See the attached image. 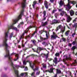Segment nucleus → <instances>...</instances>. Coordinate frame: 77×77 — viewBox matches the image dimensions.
<instances>
[{
	"instance_id": "f257e3e1",
	"label": "nucleus",
	"mask_w": 77,
	"mask_h": 77,
	"mask_svg": "<svg viewBox=\"0 0 77 77\" xmlns=\"http://www.w3.org/2000/svg\"><path fill=\"white\" fill-rule=\"evenodd\" d=\"M8 32H5V36L4 37V39L3 41V45L4 46H5V50L6 51V55L5 56V57H8V59L9 60H10L11 63V65L12 66L13 68V69L14 70L15 74H16L17 76H19L18 75V70H15L16 68H20V67L21 68H24V66H20L19 65H14L13 62H12V57H11V55H9V51L8 50V48L9 47V46H8V45L6 43V42L8 40L7 38H8Z\"/></svg>"
},
{
	"instance_id": "f03ea898",
	"label": "nucleus",
	"mask_w": 77,
	"mask_h": 77,
	"mask_svg": "<svg viewBox=\"0 0 77 77\" xmlns=\"http://www.w3.org/2000/svg\"><path fill=\"white\" fill-rule=\"evenodd\" d=\"M23 12H24V10L23 9L21 11L20 14L18 16V17H17V18L13 20V21L14 22V23H13L12 25H11L10 26H8V29H14V30H15L17 31V28L16 27H14L13 25H14V24H16V23H17V22L18 21L19 19H21V15H22L23 14Z\"/></svg>"
},
{
	"instance_id": "7ed1b4c3",
	"label": "nucleus",
	"mask_w": 77,
	"mask_h": 77,
	"mask_svg": "<svg viewBox=\"0 0 77 77\" xmlns=\"http://www.w3.org/2000/svg\"><path fill=\"white\" fill-rule=\"evenodd\" d=\"M68 4L67 5H65L64 6V7L66 8V9L67 11H69L70 9H71V5H69V3H71V4H73L74 5L76 4V2L74 1H70L69 0H68Z\"/></svg>"
},
{
	"instance_id": "20e7f679",
	"label": "nucleus",
	"mask_w": 77,
	"mask_h": 77,
	"mask_svg": "<svg viewBox=\"0 0 77 77\" xmlns=\"http://www.w3.org/2000/svg\"><path fill=\"white\" fill-rule=\"evenodd\" d=\"M27 62H29L30 66H31V67L32 68V69H33L34 71V72H32L31 74L32 76V75H34L35 74V72L36 71H37L38 69V68H36L34 69V67H36V66H35V63H33V65H32L31 62H30L29 60L27 61Z\"/></svg>"
},
{
	"instance_id": "39448f33",
	"label": "nucleus",
	"mask_w": 77,
	"mask_h": 77,
	"mask_svg": "<svg viewBox=\"0 0 77 77\" xmlns=\"http://www.w3.org/2000/svg\"><path fill=\"white\" fill-rule=\"evenodd\" d=\"M48 65H49V67H50L51 68L50 69L48 70H46L45 71H43V72H53V70L55 69V68H53V66L52 65H50L49 63H48Z\"/></svg>"
},
{
	"instance_id": "423d86ee",
	"label": "nucleus",
	"mask_w": 77,
	"mask_h": 77,
	"mask_svg": "<svg viewBox=\"0 0 77 77\" xmlns=\"http://www.w3.org/2000/svg\"><path fill=\"white\" fill-rule=\"evenodd\" d=\"M59 29H62L61 30L60 32L62 33H63V32H65V27H63L61 25H60L57 27L56 31H57L58 30H59Z\"/></svg>"
},
{
	"instance_id": "0eeeda50",
	"label": "nucleus",
	"mask_w": 77,
	"mask_h": 77,
	"mask_svg": "<svg viewBox=\"0 0 77 77\" xmlns=\"http://www.w3.org/2000/svg\"><path fill=\"white\" fill-rule=\"evenodd\" d=\"M46 38H43L42 37H40V39L42 40V41H43V40H46V39H48L49 38V36L50 35H49V32L47 31H46Z\"/></svg>"
},
{
	"instance_id": "6e6552de",
	"label": "nucleus",
	"mask_w": 77,
	"mask_h": 77,
	"mask_svg": "<svg viewBox=\"0 0 77 77\" xmlns=\"http://www.w3.org/2000/svg\"><path fill=\"white\" fill-rule=\"evenodd\" d=\"M32 26H30L26 30L24 31L22 35H21L20 37V39H21L22 38H23V36L24 35V34L27 33V32H28V31H29V29L30 28H32Z\"/></svg>"
},
{
	"instance_id": "1a4fd4ad",
	"label": "nucleus",
	"mask_w": 77,
	"mask_h": 77,
	"mask_svg": "<svg viewBox=\"0 0 77 77\" xmlns=\"http://www.w3.org/2000/svg\"><path fill=\"white\" fill-rule=\"evenodd\" d=\"M26 0H23V2L22 3V6L23 8H24L26 7Z\"/></svg>"
},
{
	"instance_id": "9d476101",
	"label": "nucleus",
	"mask_w": 77,
	"mask_h": 77,
	"mask_svg": "<svg viewBox=\"0 0 77 77\" xmlns=\"http://www.w3.org/2000/svg\"><path fill=\"white\" fill-rule=\"evenodd\" d=\"M60 21L59 20H53L52 23H51V24H56V23H60Z\"/></svg>"
},
{
	"instance_id": "9b49d317",
	"label": "nucleus",
	"mask_w": 77,
	"mask_h": 77,
	"mask_svg": "<svg viewBox=\"0 0 77 77\" xmlns=\"http://www.w3.org/2000/svg\"><path fill=\"white\" fill-rule=\"evenodd\" d=\"M43 50V48L41 47H38L37 48L36 51L34 50V51L35 52H36L37 53H39L40 51Z\"/></svg>"
},
{
	"instance_id": "f8f14e48",
	"label": "nucleus",
	"mask_w": 77,
	"mask_h": 77,
	"mask_svg": "<svg viewBox=\"0 0 77 77\" xmlns=\"http://www.w3.org/2000/svg\"><path fill=\"white\" fill-rule=\"evenodd\" d=\"M13 55H15V56H16V57H17V58L14 60V61H16V60H17L18 59L19 55L18 54H17L15 53H12L11 54V56H13Z\"/></svg>"
},
{
	"instance_id": "ddd939ff",
	"label": "nucleus",
	"mask_w": 77,
	"mask_h": 77,
	"mask_svg": "<svg viewBox=\"0 0 77 77\" xmlns=\"http://www.w3.org/2000/svg\"><path fill=\"white\" fill-rule=\"evenodd\" d=\"M57 37V35L56 34V33L54 32H53V35H51V38L53 39H56Z\"/></svg>"
},
{
	"instance_id": "4468645a",
	"label": "nucleus",
	"mask_w": 77,
	"mask_h": 77,
	"mask_svg": "<svg viewBox=\"0 0 77 77\" xmlns=\"http://www.w3.org/2000/svg\"><path fill=\"white\" fill-rule=\"evenodd\" d=\"M71 20H72V18L70 16H68L66 20L67 22V23H69Z\"/></svg>"
},
{
	"instance_id": "2eb2a0df",
	"label": "nucleus",
	"mask_w": 77,
	"mask_h": 77,
	"mask_svg": "<svg viewBox=\"0 0 77 77\" xmlns=\"http://www.w3.org/2000/svg\"><path fill=\"white\" fill-rule=\"evenodd\" d=\"M44 5L45 7L47 9H48V2L46 1H45L44 2Z\"/></svg>"
},
{
	"instance_id": "dca6fc26",
	"label": "nucleus",
	"mask_w": 77,
	"mask_h": 77,
	"mask_svg": "<svg viewBox=\"0 0 77 77\" xmlns=\"http://www.w3.org/2000/svg\"><path fill=\"white\" fill-rule=\"evenodd\" d=\"M47 25H48V22L47 21L45 22L44 23H42V26L44 27L45 26H47Z\"/></svg>"
},
{
	"instance_id": "f3484780",
	"label": "nucleus",
	"mask_w": 77,
	"mask_h": 77,
	"mask_svg": "<svg viewBox=\"0 0 77 77\" xmlns=\"http://www.w3.org/2000/svg\"><path fill=\"white\" fill-rule=\"evenodd\" d=\"M64 14L66 15V12L64 11H62L60 13V15L62 17V16H63V15H64Z\"/></svg>"
},
{
	"instance_id": "a211bd4d",
	"label": "nucleus",
	"mask_w": 77,
	"mask_h": 77,
	"mask_svg": "<svg viewBox=\"0 0 77 77\" xmlns=\"http://www.w3.org/2000/svg\"><path fill=\"white\" fill-rule=\"evenodd\" d=\"M43 14H44L43 17H44L43 20H46V17H45V16H46V12L45 11H44Z\"/></svg>"
},
{
	"instance_id": "6ab92c4d",
	"label": "nucleus",
	"mask_w": 77,
	"mask_h": 77,
	"mask_svg": "<svg viewBox=\"0 0 77 77\" xmlns=\"http://www.w3.org/2000/svg\"><path fill=\"white\" fill-rule=\"evenodd\" d=\"M70 14L71 16H73L74 14V11L72 10H70Z\"/></svg>"
},
{
	"instance_id": "aec40b11",
	"label": "nucleus",
	"mask_w": 77,
	"mask_h": 77,
	"mask_svg": "<svg viewBox=\"0 0 77 77\" xmlns=\"http://www.w3.org/2000/svg\"><path fill=\"white\" fill-rule=\"evenodd\" d=\"M54 62L56 64H57V58L55 57L54 58V60H53Z\"/></svg>"
},
{
	"instance_id": "412c9836",
	"label": "nucleus",
	"mask_w": 77,
	"mask_h": 77,
	"mask_svg": "<svg viewBox=\"0 0 77 77\" xmlns=\"http://www.w3.org/2000/svg\"><path fill=\"white\" fill-rule=\"evenodd\" d=\"M73 27H74L75 28V30H76L77 29V23H74L73 26Z\"/></svg>"
},
{
	"instance_id": "4be33fe9",
	"label": "nucleus",
	"mask_w": 77,
	"mask_h": 77,
	"mask_svg": "<svg viewBox=\"0 0 77 77\" xmlns=\"http://www.w3.org/2000/svg\"><path fill=\"white\" fill-rule=\"evenodd\" d=\"M33 3V4L32 5V6L33 8H35V5L36 4V3H37V1H34Z\"/></svg>"
},
{
	"instance_id": "5701e85b",
	"label": "nucleus",
	"mask_w": 77,
	"mask_h": 77,
	"mask_svg": "<svg viewBox=\"0 0 77 77\" xmlns=\"http://www.w3.org/2000/svg\"><path fill=\"white\" fill-rule=\"evenodd\" d=\"M44 56H45L46 59V60H47V59H48V54H47L46 55L44 54Z\"/></svg>"
},
{
	"instance_id": "b1692460",
	"label": "nucleus",
	"mask_w": 77,
	"mask_h": 77,
	"mask_svg": "<svg viewBox=\"0 0 77 77\" xmlns=\"http://www.w3.org/2000/svg\"><path fill=\"white\" fill-rule=\"evenodd\" d=\"M57 74H60V73H61V71H60V69H57Z\"/></svg>"
},
{
	"instance_id": "393cba45",
	"label": "nucleus",
	"mask_w": 77,
	"mask_h": 77,
	"mask_svg": "<svg viewBox=\"0 0 77 77\" xmlns=\"http://www.w3.org/2000/svg\"><path fill=\"white\" fill-rule=\"evenodd\" d=\"M42 65H43V68H46L47 66L46 64L43 63L42 64Z\"/></svg>"
},
{
	"instance_id": "a878e982",
	"label": "nucleus",
	"mask_w": 77,
	"mask_h": 77,
	"mask_svg": "<svg viewBox=\"0 0 77 77\" xmlns=\"http://www.w3.org/2000/svg\"><path fill=\"white\" fill-rule=\"evenodd\" d=\"M70 31L69 30L66 32L65 33V35L66 36H68V35H69V32Z\"/></svg>"
},
{
	"instance_id": "bb28decb",
	"label": "nucleus",
	"mask_w": 77,
	"mask_h": 77,
	"mask_svg": "<svg viewBox=\"0 0 77 77\" xmlns=\"http://www.w3.org/2000/svg\"><path fill=\"white\" fill-rule=\"evenodd\" d=\"M59 5L61 6H62L63 5V2H62V0L60 1Z\"/></svg>"
},
{
	"instance_id": "cd10ccee",
	"label": "nucleus",
	"mask_w": 77,
	"mask_h": 77,
	"mask_svg": "<svg viewBox=\"0 0 77 77\" xmlns=\"http://www.w3.org/2000/svg\"><path fill=\"white\" fill-rule=\"evenodd\" d=\"M31 41H32L33 44H34V45H35L36 44V41H35V40H32Z\"/></svg>"
},
{
	"instance_id": "c85d7f7f",
	"label": "nucleus",
	"mask_w": 77,
	"mask_h": 77,
	"mask_svg": "<svg viewBox=\"0 0 77 77\" xmlns=\"http://www.w3.org/2000/svg\"><path fill=\"white\" fill-rule=\"evenodd\" d=\"M75 63L77 64V62L76 60H75V63L73 64L72 66H75L76 65L75 64Z\"/></svg>"
},
{
	"instance_id": "c756f323",
	"label": "nucleus",
	"mask_w": 77,
	"mask_h": 77,
	"mask_svg": "<svg viewBox=\"0 0 77 77\" xmlns=\"http://www.w3.org/2000/svg\"><path fill=\"white\" fill-rule=\"evenodd\" d=\"M76 48V46H73L71 48V50H74Z\"/></svg>"
},
{
	"instance_id": "7c9ffc66",
	"label": "nucleus",
	"mask_w": 77,
	"mask_h": 77,
	"mask_svg": "<svg viewBox=\"0 0 77 77\" xmlns=\"http://www.w3.org/2000/svg\"><path fill=\"white\" fill-rule=\"evenodd\" d=\"M59 55H60V54L59 53H57L55 54V56H59Z\"/></svg>"
},
{
	"instance_id": "2f4dec72",
	"label": "nucleus",
	"mask_w": 77,
	"mask_h": 77,
	"mask_svg": "<svg viewBox=\"0 0 77 77\" xmlns=\"http://www.w3.org/2000/svg\"><path fill=\"white\" fill-rule=\"evenodd\" d=\"M75 33H73L72 35H71V36L72 37V38H74V36H75Z\"/></svg>"
},
{
	"instance_id": "473e14b6",
	"label": "nucleus",
	"mask_w": 77,
	"mask_h": 77,
	"mask_svg": "<svg viewBox=\"0 0 77 77\" xmlns=\"http://www.w3.org/2000/svg\"><path fill=\"white\" fill-rule=\"evenodd\" d=\"M14 35V34H13V33H11L10 35V37L9 38H12V36H13V35Z\"/></svg>"
},
{
	"instance_id": "72a5a7b5",
	"label": "nucleus",
	"mask_w": 77,
	"mask_h": 77,
	"mask_svg": "<svg viewBox=\"0 0 77 77\" xmlns=\"http://www.w3.org/2000/svg\"><path fill=\"white\" fill-rule=\"evenodd\" d=\"M28 70V68H27V67H25L24 69V71H27Z\"/></svg>"
},
{
	"instance_id": "f704fd0d",
	"label": "nucleus",
	"mask_w": 77,
	"mask_h": 77,
	"mask_svg": "<svg viewBox=\"0 0 77 77\" xmlns=\"http://www.w3.org/2000/svg\"><path fill=\"white\" fill-rule=\"evenodd\" d=\"M43 32L44 30H41V31H39V32L40 33V34H42V33H43Z\"/></svg>"
},
{
	"instance_id": "c9c22d12",
	"label": "nucleus",
	"mask_w": 77,
	"mask_h": 77,
	"mask_svg": "<svg viewBox=\"0 0 77 77\" xmlns=\"http://www.w3.org/2000/svg\"><path fill=\"white\" fill-rule=\"evenodd\" d=\"M40 73V71L37 72L36 73V75H39Z\"/></svg>"
},
{
	"instance_id": "e433bc0d",
	"label": "nucleus",
	"mask_w": 77,
	"mask_h": 77,
	"mask_svg": "<svg viewBox=\"0 0 77 77\" xmlns=\"http://www.w3.org/2000/svg\"><path fill=\"white\" fill-rule=\"evenodd\" d=\"M23 63L24 65H26V62L24 61H23Z\"/></svg>"
},
{
	"instance_id": "4c0bfd02",
	"label": "nucleus",
	"mask_w": 77,
	"mask_h": 77,
	"mask_svg": "<svg viewBox=\"0 0 77 77\" xmlns=\"http://www.w3.org/2000/svg\"><path fill=\"white\" fill-rule=\"evenodd\" d=\"M68 46H69V47H71L72 46V44H71V43H69L68 44Z\"/></svg>"
},
{
	"instance_id": "58836bf2",
	"label": "nucleus",
	"mask_w": 77,
	"mask_h": 77,
	"mask_svg": "<svg viewBox=\"0 0 77 77\" xmlns=\"http://www.w3.org/2000/svg\"><path fill=\"white\" fill-rule=\"evenodd\" d=\"M55 0H50L51 3H53Z\"/></svg>"
},
{
	"instance_id": "ea45409f",
	"label": "nucleus",
	"mask_w": 77,
	"mask_h": 77,
	"mask_svg": "<svg viewBox=\"0 0 77 77\" xmlns=\"http://www.w3.org/2000/svg\"><path fill=\"white\" fill-rule=\"evenodd\" d=\"M24 75H25V76H27V72L24 73Z\"/></svg>"
},
{
	"instance_id": "a19ab883",
	"label": "nucleus",
	"mask_w": 77,
	"mask_h": 77,
	"mask_svg": "<svg viewBox=\"0 0 77 77\" xmlns=\"http://www.w3.org/2000/svg\"><path fill=\"white\" fill-rule=\"evenodd\" d=\"M77 21V18H75V20H73V23H75Z\"/></svg>"
},
{
	"instance_id": "79ce46f5",
	"label": "nucleus",
	"mask_w": 77,
	"mask_h": 77,
	"mask_svg": "<svg viewBox=\"0 0 77 77\" xmlns=\"http://www.w3.org/2000/svg\"><path fill=\"white\" fill-rule=\"evenodd\" d=\"M20 25H22L24 24V23L23 22H20Z\"/></svg>"
},
{
	"instance_id": "37998d69",
	"label": "nucleus",
	"mask_w": 77,
	"mask_h": 77,
	"mask_svg": "<svg viewBox=\"0 0 77 77\" xmlns=\"http://www.w3.org/2000/svg\"><path fill=\"white\" fill-rule=\"evenodd\" d=\"M24 75V73H21L20 74V76H23Z\"/></svg>"
},
{
	"instance_id": "c03bdc74",
	"label": "nucleus",
	"mask_w": 77,
	"mask_h": 77,
	"mask_svg": "<svg viewBox=\"0 0 77 77\" xmlns=\"http://www.w3.org/2000/svg\"><path fill=\"white\" fill-rule=\"evenodd\" d=\"M62 40H63V41H66V39L64 38H62Z\"/></svg>"
},
{
	"instance_id": "a18cd8bd",
	"label": "nucleus",
	"mask_w": 77,
	"mask_h": 77,
	"mask_svg": "<svg viewBox=\"0 0 77 77\" xmlns=\"http://www.w3.org/2000/svg\"><path fill=\"white\" fill-rule=\"evenodd\" d=\"M54 77H57V74H56L54 76Z\"/></svg>"
},
{
	"instance_id": "49530a36",
	"label": "nucleus",
	"mask_w": 77,
	"mask_h": 77,
	"mask_svg": "<svg viewBox=\"0 0 77 77\" xmlns=\"http://www.w3.org/2000/svg\"><path fill=\"white\" fill-rule=\"evenodd\" d=\"M72 44L73 45H75V42L73 41L72 42Z\"/></svg>"
},
{
	"instance_id": "de8ad7c7",
	"label": "nucleus",
	"mask_w": 77,
	"mask_h": 77,
	"mask_svg": "<svg viewBox=\"0 0 77 77\" xmlns=\"http://www.w3.org/2000/svg\"><path fill=\"white\" fill-rule=\"evenodd\" d=\"M26 38H30V35H28L27 36H26Z\"/></svg>"
},
{
	"instance_id": "09e8293b",
	"label": "nucleus",
	"mask_w": 77,
	"mask_h": 77,
	"mask_svg": "<svg viewBox=\"0 0 77 77\" xmlns=\"http://www.w3.org/2000/svg\"><path fill=\"white\" fill-rule=\"evenodd\" d=\"M55 11H56V10H53L52 12V14H54V12H55Z\"/></svg>"
},
{
	"instance_id": "8fccbe9b",
	"label": "nucleus",
	"mask_w": 77,
	"mask_h": 77,
	"mask_svg": "<svg viewBox=\"0 0 77 77\" xmlns=\"http://www.w3.org/2000/svg\"><path fill=\"white\" fill-rule=\"evenodd\" d=\"M35 33H36V32H34V33L32 34V36H33L34 35H35Z\"/></svg>"
},
{
	"instance_id": "3c124183",
	"label": "nucleus",
	"mask_w": 77,
	"mask_h": 77,
	"mask_svg": "<svg viewBox=\"0 0 77 77\" xmlns=\"http://www.w3.org/2000/svg\"><path fill=\"white\" fill-rule=\"evenodd\" d=\"M42 0H38V3H41Z\"/></svg>"
},
{
	"instance_id": "603ef678",
	"label": "nucleus",
	"mask_w": 77,
	"mask_h": 77,
	"mask_svg": "<svg viewBox=\"0 0 77 77\" xmlns=\"http://www.w3.org/2000/svg\"><path fill=\"white\" fill-rule=\"evenodd\" d=\"M22 45L23 47H24V44H22Z\"/></svg>"
},
{
	"instance_id": "864d4df0",
	"label": "nucleus",
	"mask_w": 77,
	"mask_h": 77,
	"mask_svg": "<svg viewBox=\"0 0 77 77\" xmlns=\"http://www.w3.org/2000/svg\"><path fill=\"white\" fill-rule=\"evenodd\" d=\"M20 26H21V25H20V24H19V25L17 26L19 28L20 27Z\"/></svg>"
},
{
	"instance_id": "5fc2aeb1",
	"label": "nucleus",
	"mask_w": 77,
	"mask_h": 77,
	"mask_svg": "<svg viewBox=\"0 0 77 77\" xmlns=\"http://www.w3.org/2000/svg\"><path fill=\"white\" fill-rule=\"evenodd\" d=\"M59 11H62V9H60L58 10Z\"/></svg>"
},
{
	"instance_id": "6e6d98bb",
	"label": "nucleus",
	"mask_w": 77,
	"mask_h": 77,
	"mask_svg": "<svg viewBox=\"0 0 77 77\" xmlns=\"http://www.w3.org/2000/svg\"><path fill=\"white\" fill-rule=\"evenodd\" d=\"M18 48H21V46L20 45L18 46Z\"/></svg>"
},
{
	"instance_id": "4d7b16f0",
	"label": "nucleus",
	"mask_w": 77,
	"mask_h": 77,
	"mask_svg": "<svg viewBox=\"0 0 77 77\" xmlns=\"http://www.w3.org/2000/svg\"><path fill=\"white\" fill-rule=\"evenodd\" d=\"M45 42H44L42 43V44H43V45H45Z\"/></svg>"
},
{
	"instance_id": "13d9d810",
	"label": "nucleus",
	"mask_w": 77,
	"mask_h": 77,
	"mask_svg": "<svg viewBox=\"0 0 77 77\" xmlns=\"http://www.w3.org/2000/svg\"><path fill=\"white\" fill-rule=\"evenodd\" d=\"M58 15V13H56L55 14V16H57Z\"/></svg>"
},
{
	"instance_id": "bf43d9fd",
	"label": "nucleus",
	"mask_w": 77,
	"mask_h": 77,
	"mask_svg": "<svg viewBox=\"0 0 77 77\" xmlns=\"http://www.w3.org/2000/svg\"><path fill=\"white\" fill-rule=\"evenodd\" d=\"M36 24V22H34L33 23V25L34 26V24Z\"/></svg>"
},
{
	"instance_id": "052dcab7",
	"label": "nucleus",
	"mask_w": 77,
	"mask_h": 77,
	"mask_svg": "<svg viewBox=\"0 0 77 77\" xmlns=\"http://www.w3.org/2000/svg\"><path fill=\"white\" fill-rule=\"evenodd\" d=\"M10 1H11V0H7V2H10Z\"/></svg>"
},
{
	"instance_id": "680f3d73",
	"label": "nucleus",
	"mask_w": 77,
	"mask_h": 77,
	"mask_svg": "<svg viewBox=\"0 0 77 77\" xmlns=\"http://www.w3.org/2000/svg\"><path fill=\"white\" fill-rule=\"evenodd\" d=\"M30 45H31V47H30V48H31V47H32V45L31 44Z\"/></svg>"
},
{
	"instance_id": "e2e57ef3",
	"label": "nucleus",
	"mask_w": 77,
	"mask_h": 77,
	"mask_svg": "<svg viewBox=\"0 0 77 77\" xmlns=\"http://www.w3.org/2000/svg\"><path fill=\"white\" fill-rule=\"evenodd\" d=\"M66 60H67V59H68V58L67 57H66Z\"/></svg>"
},
{
	"instance_id": "0e129e2a",
	"label": "nucleus",
	"mask_w": 77,
	"mask_h": 77,
	"mask_svg": "<svg viewBox=\"0 0 77 77\" xmlns=\"http://www.w3.org/2000/svg\"><path fill=\"white\" fill-rule=\"evenodd\" d=\"M27 41L25 43V44H26L27 43Z\"/></svg>"
},
{
	"instance_id": "69168bd1",
	"label": "nucleus",
	"mask_w": 77,
	"mask_h": 77,
	"mask_svg": "<svg viewBox=\"0 0 77 77\" xmlns=\"http://www.w3.org/2000/svg\"><path fill=\"white\" fill-rule=\"evenodd\" d=\"M38 42H41V41H39V40H38Z\"/></svg>"
},
{
	"instance_id": "338daca9",
	"label": "nucleus",
	"mask_w": 77,
	"mask_h": 77,
	"mask_svg": "<svg viewBox=\"0 0 77 77\" xmlns=\"http://www.w3.org/2000/svg\"><path fill=\"white\" fill-rule=\"evenodd\" d=\"M72 24H69V26H71V25Z\"/></svg>"
},
{
	"instance_id": "774afa93",
	"label": "nucleus",
	"mask_w": 77,
	"mask_h": 77,
	"mask_svg": "<svg viewBox=\"0 0 77 77\" xmlns=\"http://www.w3.org/2000/svg\"><path fill=\"white\" fill-rule=\"evenodd\" d=\"M36 9H37V10H38V8H37Z\"/></svg>"
}]
</instances>
